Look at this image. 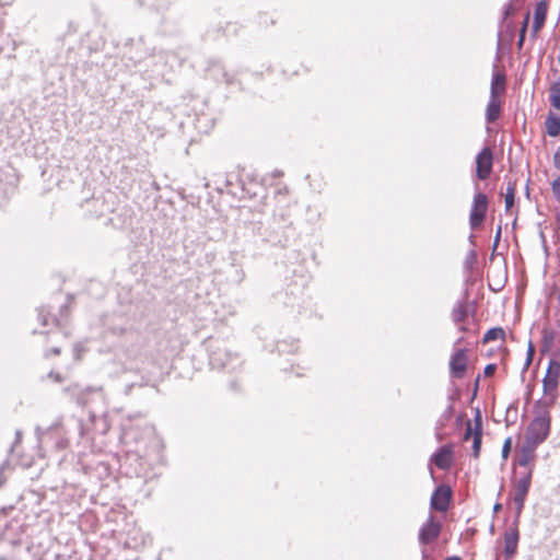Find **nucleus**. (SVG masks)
Masks as SVG:
<instances>
[{
    "mask_svg": "<svg viewBox=\"0 0 560 560\" xmlns=\"http://www.w3.org/2000/svg\"><path fill=\"white\" fill-rule=\"evenodd\" d=\"M495 370H497V365L495 364H493V363L488 364L485 368V370H483V374H485L486 377H490V376H492L494 374Z\"/></svg>",
    "mask_w": 560,
    "mask_h": 560,
    "instance_id": "obj_27",
    "label": "nucleus"
},
{
    "mask_svg": "<svg viewBox=\"0 0 560 560\" xmlns=\"http://www.w3.org/2000/svg\"><path fill=\"white\" fill-rule=\"evenodd\" d=\"M520 540V532L516 526L509 527L503 534L504 549L503 553L506 559L513 558L517 552Z\"/></svg>",
    "mask_w": 560,
    "mask_h": 560,
    "instance_id": "obj_10",
    "label": "nucleus"
},
{
    "mask_svg": "<svg viewBox=\"0 0 560 560\" xmlns=\"http://www.w3.org/2000/svg\"><path fill=\"white\" fill-rule=\"evenodd\" d=\"M493 152L489 147L483 148L476 158V175L486 180L492 173Z\"/></svg>",
    "mask_w": 560,
    "mask_h": 560,
    "instance_id": "obj_7",
    "label": "nucleus"
},
{
    "mask_svg": "<svg viewBox=\"0 0 560 560\" xmlns=\"http://www.w3.org/2000/svg\"><path fill=\"white\" fill-rule=\"evenodd\" d=\"M488 205V197L483 192L475 195L469 214V224L472 230L478 229L485 222Z\"/></svg>",
    "mask_w": 560,
    "mask_h": 560,
    "instance_id": "obj_4",
    "label": "nucleus"
},
{
    "mask_svg": "<svg viewBox=\"0 0 560 560\" xmlns=\"http://www.w3.org/2000/svg\"><path fill=\"white\" fill-rule=\"evenodd\" d=\"M512 450V438H506L502 446V458L508 459Z\"/></svg>",
    "mask_w": 560,
    "mask_h": 560,
    "instance_id": "obj_25",
    "label": "nucleus"
},
{
    "mask_svg": "<svg viewBox=\"0 0 560 560\" xmlns=\"http://www.w3.org/2000/svg\"><path fill=\"white\" fill-rule=\"evenodd\" d=\"M468 349H457L450 359L451 374L455 378H463L468 369Z\"/></svg>",
    "mask_w": 560,
    "mask_h": 560,
    "instance_id": "obj_8",
    "label": "nucleus"
},
{
    "mask_svg": "<svg viewBox=\"0 0 560 560\" xmlns=\"http://www.w3.org/2000/svg\"><path fill=\"white\" fill-rule=\"evenodd\" d=\"M442 530V524L433 515H429L427 521L419 529L418 539L421 545H430L434 542Z\"/></svg>",
    "mask_w": 560,
    "mask_h": 560,
    "instance_id": "obj_6",
    "label": "nucleus"
},
{
    "mask_svg": "<svg viewBox=\"0 0 560 560\" xmlns=\"http://www.w3.org/2000/svg\"><path fill=\"white\" fill-rule=\"evenodd\" d=\"M453 491L448 485H440L431 495L430 508L436 512L445 513L452 502Z\"/></svg>",
    "mask_w": 560,
    "mask_h": 560,
    "instance_id": "obj_5",
    "label": "nucleus"
},
{
    "mask_svg": "<svg viewBox=\"0 0 560 560\" xmlns=\"http://www.w3.org/2000/svg\"><path fill=\"white\" fill-rule=\"evenodd\" d=\"M551 189L556 199L560 201V176L551 183Z\"/></svg>",
    "mask_w": 560,
    "mask_h": 560,
    "instance_id": "obj_26",
    "label": "nucleus"
},
{
    "mask_svg": "<svg viewBox=\"0 0 560 560\" xmlns=\"http://www.w3.org/2000/svg\"><path fill=\"white\" fill-rule=\"evenodd\" d=\"M533 469L528 468L522 472L512 485L513 502L516 505V511L520 514L524 508L526 497L532 485Z\"/></svg>",
    "mask_w": 560,
    "mask_h": 560,
    "instance_id": "obj_3",
    "label": "nucleus"
},
{
    "mask_svg": "<svg viewBox=\"0 0 560 560\" xmlns=\"http://www.w3.org/2000/svg\"><path fill=\"white\" fill-rule=\"evenodd\" d=\"M515 192H516V183L509 180L506 185V190L504 194V202H505V211H510L514 206L515 201Z\"/></svg>",
    "mask_w": 560,
    "mask_h": 560,
    "instance_id": "obj_17",
    "label": "nucleus"
},
{
    "mask_svg": "<svg viewBox=\"0 0 560 560\" xmlns=\"http://www.w3.org/2000/svg\"><path fill=\"white\" fill-rule=\"evenodd\" d=\"M542 335V351H550L553 347L556 334L550 328H544Z\"/></svg>",
    "mask_w": 560,
    "mask_h": 560,
    "instance_id": "obj_21",
    "label": "nucleus"
},
{
    "mask_svg": "<svg viewBox=\"0 0 560 560\" xmlns=\"http://www.w3.org/2000/svg\"><path fill=\"white\" fill-rule=\"evenodd\" d=\"M16 435V439H15V442L12 444V446L10 447V458L8 460H5L1 466H0V487L4 483V478H2V474L4 471V469L7 468V466H9L10 462H14L16 465H20L22 466L23 468H27L32 465V458H16L14 459V452H15V448H16V444L20 442V439H21V432L20 431H16L15 433Z\"/></svg>",
    "mask_w": 560,
    "mask_h": 560,
    "instance_id": "obj_11",
    "label": "nucleus"
},
{
    "mask_svg": "<svg viewBox=\"0 0 560 560\" xmlns=\"http://www.w3.org/2000/svg\"><path fill=\"white\" fill-rule=\"evenodd\" d=\"M544 24L533 21L532 36L536 37Z\"/></svg>",
    "mask_w": 560,
    "mask_h": 560,
    "instance_id": "obj_28",
    "label": "nucleus"
},
{
    "mask_svg": "<svg viewBox=\"0 0 560 560\" xmlns=\"http://www.w3.org/2000/svg\"><path fill=\"white\" fill-rule=\"evenodd\" d=\"M431 462L442 470H448L454 463V446L452 444L441 446L431 457Z\"/></svg>",
    "mask_w": 560,
    "mask_h": 560,
    "instance_id": "obj_9",
    "label": "nucleus"
},
{
    "mask_svg": "<svg viewBox=\"0 0 560 560\" xmlns=\"http://www.w3.org/2000/svg\"><path fill=\"white\" fill-rule=\"evenodd\" d=\"M500 235H501V228H499L498 232H497V236H495L497 242L500 240Z\"/></svg>",
    "mask_w": 560,
    "mask_h": 560,
    "instance_id": "obj_30",
    "label": "nucleus"
},
{
    "mask_svg": "<svg viewBox=\"0 0 560 560\" xmlns=\"http://www.w3.org/2000/svg\"><path fill=\"white\" fill-rule=\"evenodd\" d=\"M549 102L553 108L560 110V80L550 85Z\"/></svg>",
    "mask_w": 560,
    "mask_h": 560,
    "instance_id": "obj_18",
    "label": "nucleus"
},
{
    "mask_svg": "<svg viewBox=\"0 0 560 560\" xmlns=\"http://www.w3.org/2000/svg\"><path fill=\"white\" fill-rule=\"evenodd\" d=\"M0 560H8V559H7V558H4V557H0Z\"/></svg>",
    "mask_w": 560,
    "mask_h": 560,
    "instance_id": "obj_33",
    "label": "nucleus"
},
{
    "mask_svg": "<svg viewBox=\"0 0 560 560\" xmlns=\"http://www.w3.org/2000/svg\"><path fill=\"white\" fill-rule=\"evenodd\" d=\"M545 127L549 137H558L560 135V118L553 114H549L546 117Z\"/></svg>",
    "mask_w": 560,
    "mask_h": 560,
    "instance_id": "obj_16",
    "label": "nucleus"
},
{
    "mask_svg": "<svg viewBox=\"0 0 560 560\" xmlns=\"http://www.w3.org/2000/svg\"><path fill=\"white\" fill-rule=\"evenodd\" d=\"M551 407L541 406L540 408L535 407V418L530 421L527 427L525 441L534 445L541 444L549 435L551 417L549 409Z\"/></svg>",
    "mask_w": 560,
    "mask_h": 560,
    "instance_id": "obj_1",
    "label": "nucleus"
},
{
    "mask_svg": "<svg viewBox=\"0 0 560 560\" xmlns=\"http://www.w3.org/2000/svg\"><path fill=\"white\" fill-rule=\"evenodd\" d=\"M452 317L455 323L460 324L468 317V310L465 303H458L452 312Z\"/></svg>",
    "mask_w": 560,
    "mask_h": 560,
    "instance_id": "obj_19",
    "label": "nucleus"
},
{
    "mask_svg": "<svg viewBox=\"0 0 560 560\" xmlns=\"http://www.w3.org/2000/svg\"><path fill=\"white\" fill-rule=\"evenodd\" d=\"M482 443V421L479 411L476 415V432L472 438V456L479 458Z\"/></svg>",
    "mask_w": 560,
    "mask_h": 560,
    "instance_id": "obj_13",
    "label": "nucleus"
},
{
    "mask_svg": "<svg viewBox=\"0 0 560 560\" xmlns=\"http://www.w3.org/2000/svg\"><path fill=\"white\" fill-rule=\"evenodd\" d=\"M500 508H501V505H500V504H497V505L494 506V510H495V511H498Z\"/></svg>",
    "mask_w": 560,
    "mask_h": 560,
    "instance_id": "obj_32",
    "label": "nucleus"
},
{
    "mask_svg": "<svg viewBox=\"0 0 560 560\" xmlns=\"http://www.w3.org/2000/svg\"><path fill=\"white\" fill-rule=\"evenodd\" d=\"M555 167L560 171V147L557 149L553 155Z\"/></svg>",
    "mask_w": 560,
    "mask_h": 560,
    "instance_id": "obj_29",
    "label": "nucleus"
},
{
    "mask_svg": "<svg viewBox=\"0 0 560 560\" xmlns=\"http://www.w3.org/2000/svg\"><path fill=\"white\" fill-rule=\"evenodd\" d=\"M501 114V103L499 97L490 96L489 103L487 105V120L489 122H494Z\"/></svg>",
    "mask_w": 560,
    "mask_h": 560,
    "instance_id": "obj_15",
    "label": "nucleus"
},
{
    "mask_svg": "<svg viewBox=\"0 0 560 560\" xmlns=\"http://www.w3.org/2000/svg\"><path fill=\"white\" fill-rule=\"evenodd\" d=\"M493 340H505V331L501 327H494L489 329L483 336V342L487 343Z\"/></svg>",
    "mask_w": 560,
    "mask_h": 560,
    "instance_id": "obj_20",
    "label": "nucleus"
},
{
    "mask_svg": "<svg viewBox=\"0 0 560 560\" xmlns=\"http://www.w3.org/2000/svg\"><path fill=\"white\" fill-rule=\"evenodd\" d=\"M445 560H462V559L459 557L454 556V557H448Z\"/></svg>",
    "mask_w": 560,
    "mask_h": 560,
    "instance_id": "obj_31",
    "label": "nucleus"
},
{
    "mask_svg": "<svg viewBox=\"0 0 560 560\" xmlns=\"http://www.w3.org/2000/svg\"><path fill=\"white\" fill-rule=\"evenodd\" d=\"M547 10H548V5L546 2H544V1L538 2L535 8L534 21L545 24L546 16H547Z\"/></svg>",
    "mask_w": 560,
    "mask_h": 560,
    "instance_id": "obj_22",
    "label": "nucleus"
},
{
    "mask_svg": "<svg viewBox=\"0 0 560 560\" xmlns=\"http://www.w3.org/2000/svg\"><path fill=\"white\" fill-rule=\"evenodd\" d=\"M537 445H534L529 442H524L522 447L520 448L517 463L520 466L525 467L526 470L528 468L533 469V462L535 459V451Z\"/></svg>",
    "mask_w": 560,
    "mask_h": 560,
    "instance_id": "obj_12",
    "label": "nucleus"
},
{
    "mask_svg": "<svg viewBox=\"0 0 560 560\" xmlns=\"http://www.w3.org/2000/svg\"><path fill=\"white\" fill-rule=\"evenodd\" d=\"M475 432L476 419L474 420V423L470 420H467L463 440L468 441L469 439H472L475 436Z\"/></svg>",
    "mask_w": 560,
    "mask_h": 560,
    "instance_id": "obj_24",
    "label": "nucleus"
},
{
    "mask_svg": "<svg viewBox=\"0 0 560 560\" xmlns=\"http://www.w3.org/2000/svg\"><path fill=\"white\" fill-rule=\"evenodd\" d=\"M560 383V362L551 360L547 372L542 378L544 399L536 402V408L541 406L552 407L558 397V387Z\"/></svg>",
    "mask_w": 560,
    "mask_h": 560,
    "instance_id": "obj_2",
    "label": "nucleus"
},
{
    "mask_svg": "<svg viewBox=\"0 0 560 560\" xmlns=\"http://www.w3.org/2000/svg\"><path fill=\"white\" fill-rule=\"evenodd\" d=\"M528 22H529V12L526 13L523 25L520 31V37H518V42H517L518 49H522V47H523Z\"/></svg>",
    "mask_w": 560,
    "mask_h": 560,
    "instance_id": "obj_23",
    "label": "nucleus"
},
{
    "mask_svg": "<svg viewBox=\"0 0 560 560\" xmlns=\"http://www.w3.org/2000/svg\"><path fill=\"white\" fill-rule=\"evenodd\" d=\"M506 77L503 72H495L492 75L491 81V95L492 97H499L505 92Z\"/></svg>",
    "mask_w": 560,
    "mask_h": 560,
    "instance_id": "obj_14",
    "label": "nucleus"
}]
</instances>
